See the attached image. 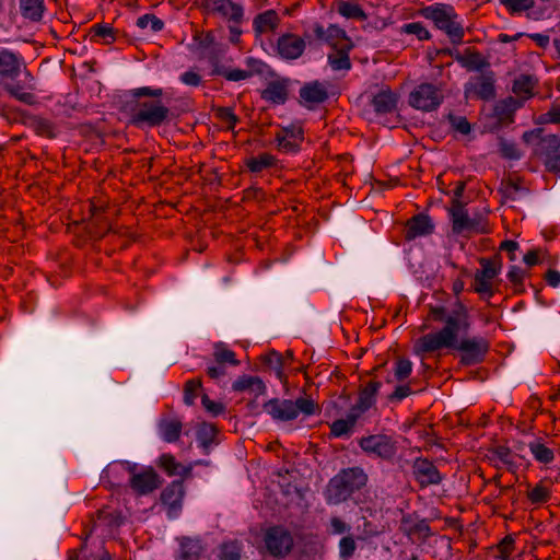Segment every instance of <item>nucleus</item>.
<instances>
[{
    "mask_svg": "<svg viewBox=\"0 0 560 560\" xmlns=\"http://www.w3.org/2000/svg\"><path fill=\"white\" fill-rule=\"evenodd\" d=\"M430 316L435 322H443V328L429 332L417 339L415 352L417 354L432 353L442 349L460 352V363L469 366L481 363L489 351V341L481 336L458 338L460 332L470 329V315L468 308L457 301L453 310L446 314L444 306H430Z\"/></svg>",
    "mask_w": 560,
    "mask_h": 560,
    "instance_id": "nucleus-1",
    "label": "nucleus"
},
{
    "mask_svg": "<svg viewBox=\"0 0 560 560\" xmlns=\"http://www.w3.org/2000/svg\"><path fill=\"white\" fill-rule=\"evenodd\" d=\"M130 93L137 100L130 118L133 126L152 128L159 127L167 120L170 108L159 100L163 95L162 89L142 86L131 90Z\"/></svg>",
    "mask_w": 560,
    "mask_h": 560,
    "instance_id": "nucleus-2",
    "label": "nucleus"
},
{
    "mask_svg": "<svg viewBox=\"0 0 560 560\" xmlns=\"http://www.w3.org/2000/svg\"><path fill=\"white\" fill-rule=\"evenodd\" d=\"M369 477L361 467L341 469L332 477L327 486L326 500L328 504H340L347 501L355 491L366 486Z\"/></svg>",
    "mask_w": 560,
    "mask_h": 560,
    "instance_id": "nucleus-3",
    "label": "nucleus"
},
{
    "mask_svg": "<svg viewBox=\"0 0 560 560\" xmlns=\"http://www.w3.org/2000/svg\"><path fill=\"white\" fill-rule=\"evenodd\" d=\"M262 410L275 421L289 422L300 413L305 417L318 415L320 407L311 396H301L295 400L271 398L262 405Z\"/></svg>",
    "mask_w": 560,
    "mask_h": 560,
    "instance_id": "nucleus-4",
    "label": "nucleus"
},
{
    "mask_svg": "<svg viewBox=\"0 0 560 560\" xmlns=\"http://www.w3.org/2000/svg\"><path fill=\"white\" fill-rule=\"evenodd\" d=\"M420 14L434 23L435 27L443 31L454 45L463 42L465 32L458 22V15L454 8L445 3H435L424 7Z\"/></svg>",
    "mask_w": 560,
    "mask_h": 560,
    "instance_id": "nucleus-5",
    "label": "nucleus"
},
{
    "mask_svg": "<svg viewBox=\"0 0 560 560\" xmlns=\"http://www.w3.org/2000/svg\"><path fill=\"white\" fill-rule=\"evenodd\" d=\"M294 547L292 533L281 525L268 527L262 534V545L258 548L260 555L275 559L287 558Z\"/></svg>",
    "mask_w": 560,
    "mask_h": 560,
    "instance_id": "nucleus-6",
    "label": "nucleus"
},
{
    "mask_svg": "<svg viewBox=\"0 0 560 560\" xmlns=\"http://www.w3.org/2000/svg\"><path fill=\"white\" fill-rule=\"evenodd\" d=\"M452 221V231L457 235L481 234L487 232V222L485 218L475 213L469 215L465 205L457 199H453L448 209Z\"/></svg>",
    "mask_w": 560,
    "mask_h": 560,
    "instance_id": "nucleus-7",
    "label": "nucleus"
},
{
    "mask_svg": "<svg viewBox=\"0 0 560 560\" xmlns=\"http://www.w3.org/2000/svg\"><path fill=\"white\" fill-rule=\"evenodd\" d=\"M358 444L369 457L387 463H392L398 452L396 439L384 433L362 436L359 439Z\"/></svg>",
    "mask_w": 560,
    "mask_h": 560,
    "instance_id": "nucleus-8",
    "label": "nucleus"
},
{
    "mask_svg": "<svg viewBox=\"0 0 560 560\" xmlns=\"http://www.w3.org/2000/svg\"><path fill=\"white\" fill-rule=\"evenodd\" d=\"M480 270L474 277L472 289L481 299L490 300L495 292L494 280L501 271V261L498 257L480 258Z\"/></svg>",
    "mask_w": 560,
    "mask_h": 560,
    "instance_id": "nucleus-9",
    "label": "nucleus"
},
{
    "mask_svg": "<svg viewBox=\"0 0 560 560\" xmlns=\"http://www.w3.org/2000/svg\"><path fill=\"white\" fill-rule=\"evenodd\" d=\"M119 466L130 474L129 486L138 495H147L161 487L162 480L152 467L138 471V465L124 460Z\"/></svg>",
    "mask_w": 560,
    "mask_h": 560,
    "instance_id": "nucleus-10",
    "label": "nucleus"
},
{
    "mask_svg": "<svg viewBox=\"0 0 560 560\" xmlns=\"http://www.w3.org/2000/svg\"><path fill=\"white\" fill-rule=\"evenodd\" d=\"M443 93L432 83H421L409 94L408 103L411 107L422 110H435L443 102Z\"/></svg>",
    "mask_w": 560,
    "mask_h": 560,
    "instance_id": "nucleus-11",
    "label": "nucleus"
},
{
    "mask_svg": "<svg viewBox=\"0 0 560 560\" xmlns=\"http://www.w3.org/2000/svg\"><path fill=\"white\" fill-rule=\"evenodd\" d=\"M304 130L299 122L281 127L275 136L277 149L283 153H296L301 150Z\"/></svg>",
    "mask_w": 560,
    "mask_h": 560,
    "instance_id": "nucleus-12",
    "label": "nucleus"
},
{
    "mask_svg": "<svg viewBox=\"0 0 560 560\" xmlns=\"http://www.w3.org/2000/svg\"><path fill=\"white\" fill-rule=\"evenodd\" d=\"M202 7L209 14L219 15L229 23L241 24L244 19V9L232 0H202Z\"/></svg>",
    "mask_w": 560,
    "mask_h": 560,
    "instance_id": "nucleus-13",
    "label": "nucleus"
},
{
    "mask_svg": "<svg viewBox=\"0 0 560 560\" xmlns=\"http://www.w3.org/2000/svg\"><path fill=\"white\" fill-rule=\"evenodd\" d=\"M412 476L420 488L438 486L443 480V475L438 467L425 457H417L411 466Z\"/></svg>",
    "mask_w": 560,
    "mask_h": 560,
    "instance_id": "nucleus-14",
    "label": "nucleus"
},
{
    "mask_svg": "<svg viewBox=\"0 0 560 560\" xmlns=\"http://www.w3.org/2000/svg\"><path fill=\"white\" fill-rule=\"evenodd\" d=\"M539 156L549 173H560V136L548 135L540 140Z\"/></svg>",
    "mask_w": 560,
    "mask_h": 560,
    "instance_id": "nucleus-15",
    "label": "nucleus"
},
{
    "mask_svg": "<svg viewBox=\"0 0 560 560\" xmlns=\"http://www.w3.org/2000/svg\"><path fill=\"white\" fill-rule=\"evenodd\" d=\"M313 33L316 39L326 43L334 50L340 47H354L346 31L336 24H330L325 28L322 24L316 23L313 26Z\"/></svg>",
    "mask_w": 560,
    "mask_h": 560,
    "instance_id": "nucleus-16",
    "label": "nucleus"
},
{
    "mask_svg": "<svg viewBox=\"0 0 560 560\" xmlns=\"http://www.w3.org/2000/svg\"><path fill=\"white\" fill-rule=\"evenodd\" d=\"M306 47L304 38L296 34L287 33L277 40V52L285 60H295L300 58Z\"/></svg>",
    "mask_w": 560,
    "mask_h": 560,
    "instance_id": "nucleus-17",
    "label": "nucleus"
},
{
    "mask_svg": "<svg viewBox=\"0 0 560 560\" xmlns=\"http://www.w3.org/2000/svg\"><path fill=\"white\" fill-rule=\"evenodd\" d=\"M185 495V488L182 480L171 482L161 493V501L167 506V515L170 518L178 516L183 499Z\"/></svg>",
    "mask_w": 560,
    "mask_h": 560,
    "instance_id": "nucleus-18",
    "label": "nucleus"
},
{
    "mask_svg": "<svg viewBox=\"0 0 560 560\" xmlns=\"http://www.w3.org/2000/svg\"><path fill=\"white\" fill-rule=\"evenodd\" d=\"M328 86L327 82L318 80L305 83L299 92L301 103L310 109L324 103L328 98Z\"/></svg>",
    "mask_w": 560,
    "mask_h": 560,
    "instance_id": "nucleus-19",
    "label": "nucleus"
},
{
    "mask_svg": "<svg viewBox=\"0 0 560 560\" xmlns=\"http://www.w3.org/2000/svg\"><path fill=\"white\" fill-rule=\"evenodd\" d=\"M290 91V79L277 78L267 83L260 92V97L275 105H282L288 101Z\"/></svg>",
    "mask_w": 560,
    "mask_h": 560,
    "instance_id": "nucleus-20",
    "label": "nucleus"
},
{
    "mask_svg": "<svg viewBox=\"0 0 560 560\" xmlns=\"http://www.w3.org/2000/svg\"><path fill=\"white\" fill-rule=\"evenodd\" d=\"M434 228L435 225L428 214L418 213L407 221L405 240L412 241L418 237L431 235L434 232Z\"/></svg>",
    "mask_w": 560,
    "mask_h": 560,
    "instance_id": "nucleus-21",
    "label": "nucleus"
},
{
    "mask_svg": "<svg viewBox=\"0 0 560 560\" xmlns=\"http://www.w3.org/2000/svg\"><path fill=\"white\" fill-rule=\"evenodd\" d=\"M466 96H472L480 100H491L495 96L494 79L492 73L481 74L471 80L465 90Z\"/></svg>",
    "mask_w": 560,
    "mask_h": 560,
    "instance_id": "nucleus-22",
    "label": "nucleus"
},
{
    "mask_svg": "<svg viewBox=\"0 0 560 560\" xmlns=\"http://www.w3.org/2000/svg\"><path fill=\"white\" fill-rule=\"evenodd\" d=\"M381 385L378 381H370L366 383V385L360 389L358 400L350 409L362 417L363 413L375 405L376 395Z\"/></svg>",
    "mask_w": 560,
    "mask_h": 560,
    "instance_id": "nucleus-23",
    "label": "nucleus"
},
{
    "mask_svg": "<svg viewBox=\"0 0 560 560\" xmlns=\"http://www.w3.org/2000/svg\"><path fill=\"white\" fill-rule=\"evenodd\" d=\"M398 103V95L389 89H382L377 92L372 101L371 105L378 115L389 114L396 110Z\"/></svg>",
    "mask_w": 560,
    "mask_h": 560,
    "instance_id": "nucleus-24",
    "label": "nucleus"
},
{
    "mask_svg": "<svg viewBox=\"0 0 560 560\" xmlns=\"http://www.w3.org/2000/svg\"><path fill=\"white\" fill-rule=\"evenodd\" d=\"M280 24V18L275 10H266L253 20V30L256 36L272 33Z\"/></svg>",
    "mask_w": 560,
    "mask_h": 560,
    "instance_id": "nucleus-25",
    "label": "nucleus"
},
{
    "mask_svg": "<svg viewBox=\"0 0 560 560\" xmlns=\"http://www.w3.org/2000/svg\"><path fill=\"white\" fill-rule=\"evenodd\" d=\"M455 60L468 71H480L489 67V61L477 50L467 48L464 52H457Z\"/></svg>",
    "mask_w": 560,
    "mask_h": 560,
    "instance_id": "nucleus-26",
    "label": "nucleus"
},
{
    "mask_svg": "<svg viewBox=\"0 0 560 560\" xmlns=\"http://www.w3.org/2000/svg\"><path fill=\"white\" fill-rule=\"evenodd\" d=\"M360 418L358 413L350 409L346 418L337 419L329 424L330 438H349Z\"/></svg>",
    "mask_w": 560,
    "mask_h": 560,
    "instance_id": "nucleus-27",
    "label": "nucleus"
},
{
    "mask_svg": "<svg viewBox=\"0 0 560 560\" xmlns=\"http://www.w3.org/2000/svg\"><path fill=\"white\" fill-rule=\"evenodd\" d=\"M22 59L9 49L0 50V75L14 79L20 74Z\"/></svg>",
    "mask_w": 560,
    "mask_h": 560,
    "instance_id": "nucleus-28",
    "label": "nucleus"
},
{
    "mask_svg": "<svg viewBox=\"0 0 560 560\" xmlns=\"http://www.w3.org/2000/svg\"><path fill=\"white\" fill-rule=\"evenodd\" d=\"M232 389L240 393L249 392L258 397L266 394L267 387L258 376L242 375L232 384Z\"/></svg>",
    "mask_w": 560,
    "mask_h": 560,
    "instance_id": "nucleus-29",
    "label": "nucleus"
},
{
    "mask_svg": "<svg viewBox=\"0 0 560 560\" xmlns=\"http://www.w3.org/2000/svg\"><path fill=\"white\" fill-rule=\"evenodd\" d=\"M179 549H178V560H199L202 552L203 546L201 540L198 538L191 537H180L178 538Z\"/></svg>",
    "mask_w": 560,
    "mask_h": 560,
    "instance_id": "nucleus-30",
    "label": "nucleus"
},
{
    "mask_svg": "<svg viewBox=\"0 0 560 560\" xmlns=\"http://www.w3.org/2000/svg\"><path fill=\"white\" fill-rule=\"evenodd\" d=\"M552 481L548 478L541 479L534 487H528L526 497L533 505H541L551 499Z\"/></svg>",
    "mask_w": 560,
    "mask_h": 560,
    "instance_id": "nucleus-31",
    "label": "nucleus"
},
{
    "mask_svg": "<svg viewBox=\"0 0 560 560\" xmlns=\"http://www.w3.org/2000/svg\"><path fill=\"white\" fill-rule=\"evenodd\" d=\"M158 428L161 438L167 443H173L179 439L183 424L182 421L177 418L161 419Z\"/></svg>",
    "mask_w": 560,
    "mask_h": 560,
    "instance_id": "nucleus-32",
    "label": "nucleus"
},
{
    "mask_svg": "<svg viewBox=\"0 0 560 560\" xmlns=\"http://www.w3.org/2000/svg\"><path fill=\"white\" fill-rule=\"evenodd\" d=\"M528 448L536 462L548 465L555 460L553 451L541 439H535L528 443Z\"/></svg>",
    "mask_w": 560,
    "mask_h": 560,
    "instance_id": "nucleus-33",
    "label": "nucleus"
},
{
    "mask_svg": "<svg viewBox=\"0 0 560 560\" xmlns=\"http://www.w3.org/2000/svg\"><path fill=\"white\" fill-rule=\"evenodd\" d=\"M537 84L535 77L529 74H521L513 82V93L527 100L533 96V91Z\"/></svg>",
    "mask_w": 560,
    "mask_h": 560,
    "instance_id": "nucleus-34",
    "label": "nucleus"
},
{
    "mask_svg": "<svg viewBox=\"0 0 560 560\" xmlns=\"http://www.w3.org/2000/svg\"><path fill=\"white\" fill-rule=\"evenodd\" d=\"M353 47H340L328 55V63L335 71L350 70L351 61L349 54Z\"/></svg>",
    "mask_w": 560,
    "mask_h": 560,
    "instance_id": "nucleus-35",
    "label": "nucleus"
},
{
    "mask_svg": "<svg viewBox=\"0 0 560 560\" xmlns=\"http://www.w3.org/2000/svg\"><path fill=\"white\" fill-rule=\"evenodd\" d=\"M515 107L512 98L497 103L493 108V117L500 126L509 125L513 121Z\"/></svg>",
    "mask_w": 560,
    "mask_h": 560,
    "instance_id": "nucleus-36",
    "label": "nucleus"
},
{
    "mask_svg": "<svg viewBox=\"0 0 560 560\" xmlns=\"http://www.w3.org/2000/svg\"><path fill=\"white\" fill-rule=\"evenodd\" d=\"M44 10V0H20V11L25 19L37 22L42 20Z\"/></svg>",
    "mask_w": 560,
    "mask_h": 560,
    "instance_id": "nucleus-37",
    "label": "nucleus"
},
{
    "mask_svg": "<svg viewBox=\"0 0 560 560\" xmlns=\"http://www.w3.org/2000/svg\"><path fill=\"white\" fill-rule=\"evenodd\" d=\"M277 163V159L270 153H261L257 156H252L245 161L246 167L252 173H260L264 170L273 167Z\"/></svg>",
    "mask_w": 560,
    "mask_h": 560,
    "instance_id": "nucleus-38",
    "label": "nucleus"
},
{
    "mask_svg": "<svg viewBox=\"0 0 560 560\" xmlns=\"http://www.w3.org/2000/svg\"><path fill=\"white\" fill-rule=\"evenodd\" d=\"M337 11L340 15L347 19H353L358 21H365L368 19L364 10L355 2L339 1Z\"/></svg>",
    "mask_w": 560,
    "mask_h": 560,
    "instance_id": "nucleus-39",
    "label": "nucleus"
},
{
    "mask_svg": "<svg viewBox=\"0 0 560 560\" xmlns=\"http://www.w3.org/2000/svg\"><path fill=\"white\" fill-rule=\"evenodd\" d=\"M491 459L500 460L509 471L516 472L518 466L514 460V456L512 451L508 446L499 445L495 446L492 451Z\"/></svg>",
    "mask_w": 560,
    "mask_h": 560,
    "instance_id": "nucleus-40",
    "label": "nucleus"
},
{
    "mask_svg": "<svg viewBox=\"0 0 560 560\" xmlns=\"http://www.w3.org/2000/svg\"><path fill=\"white\" fill-rule=\"evenodd\" d=\"M213 358L217 364L229 363L237 366L240 361L236 359L235 352L225 347L224 343L219 342L214 346Z\"/></svg>",
    "mask_w": 560,
    "mask_h": 560,
    "instance_id": "nucleus-41",
    "label": "nucleus"
},
{
    "mask_svg": "<svg viewBox=\"0 0 560 560\" xmlns=\"http://www.w3.org/2000/svg\"><path fill=\"white\" fill-rule=\"evenodd\" d=\"M90 33L93 40L103 39L104 44H110L116 39L117 31L107 24H94Z\"/></svg>",
    "mask_w": 560,
    "mask_h": 560,
    "instance_id": "nucleus-42",
    "label": "nucleus"
},
{
    "mask_svg": "<svg viewBox=\"0 0 560 560\" xmlns=\"http://www.w3.org/2000/svg\"><path fill=\"white\" fill-rule=\"evenodd\" d=\"M243 546L237 540L223 542L220 547V560H241Z\"/></svg>",
    "mask_w": 560,
    "mask_h": 560,
    "instance_id": "nucleus-43",
    "label": "nucleus"
},
{
    "mask_svg": "<svg viewBox=\"0 0 560 560\" xmlns=\"http://www.w3.org/2000/svg\"><path fill=\"white\" fill-rule=\"evenodd\" d=\"M500 191L505 199L516 200L525 195L527 189L520 182L510 179L502 183Z\"/></svg>",
    "mask_w": 560,
    "mask_h": 560,
    "instance_id": "nucleus-44",
    "label": "nucleus"
},
{
    "mask_svg": "<svg viewBox=\"0 0 560 560\" xmlns=\"http://www.w3.org/2000/svg\"><path fill=\"white\" fill-rule=\"evenodd\" d=\"M412 372V362L407 358H397L394 368V378L397 382L406 381Z\"/></svg>",
    "mask_w": 560,
    "mask_h": 560,
    "instance_id": "nucleus-45",
    "label": "nucleus"
},
{
    "mask_svg": "<svg viewBox=\"0 0 560 560\" xmlns=\"http://www.w3.org/2000/svg\"><path fill=\"white\" fill-rule=\"evenodd\" d=\"M212 74L221 75V77L225 78L226 80L233 81V82L247 80L252 77V72H249L247 70H242V69L229 70V69H224L221 67H215L212 71Z\"/></svg>",
    "mask_w": 560,
    "mask_h": 560,
    "instance_id": "nucleus-46",
    "label": "nucleus"
},
{
    "mask_svg": "<svg viewBox=\"0 0 560 560\" xmlns=\"http://www.w3.org/2000/svg\"><path fill=\"white\" fill-rule=\"evenodd\" d=\"M202 382L200 378H191L185 383L184 386V402L187 406L195 404L197 393L201 388Z\"/></svg>",
    "mask_w": 560,
    "mask_h": 560,
    "instance_id": "nucleus-47",
    "label": "nucleus"
},
{
    "mask_svg": "<svg viewBox=\"0 0 560 560\" xmlns=\"http://www.w3.org/2000/svg\"><path fill=\"white\" fill-rule=\"evenodd\" d=\"M514 549L515 539L513 536L508 535L497 545V558L500 560H510Z\"/></svg>",
    "mask_w": 560,
    "mask_h": 560,
    "instance_id": "nucleus-48",
    "label": "nucleus"
},
{
    "mask_svg": "<svg viewBox=\"0 0 560 560\" xmlns=\"http://www.w3.org/2000/svg\"><path fill=\"white\" fill-rule=\"evenodd\" d=\"M217 429L213 424L202 423L197 431V439L200 445L207 448L213 441Z\"/></svg>",
    "mask_w": 560,
    "mask_h": 560,
    "instance_id": "nucleus-49",
    "label": "nucleus"
},
{
    "mask_svg": "<svg viewBox=\"0 0 560 560\" xmlns=\"http://www.w3.org/2000/svg\"><path fill=\"white\" fill-rule=\"evenodd\" d=\"M137 26L140 28L150 27L152 32H160L164 27V22L154 14H144L138 18Z\"/></svg>",
    "mask_w": 560,
    "mask_h": 560,
    "instance_id": "nucleus-50",
    "label": "nucleus"
},
{
    "mask_svg": "<svg viewBox=\"0 0 560 560\" xmlns=\"http://www.w3.org/2000/svg\"><path fill=\"white\" fill-rule=\"evenodd\" d=\"M215 116L225 125L226 129L229 130H233L240 120L231 107L217 108Z\"/></svg>",
    "mask_w": 560,
    "mask_h": 560,
    "instance_id": "nucleus-51",
    "label": "nucleus"
},
{
    "mask_svg": "<svg viewBox=\"0 0 560 560\" xmlns=\"http://www.w3.org/2000/svg\"><path fill=\"white\" fill-rule=\"evenodd\" d=\"M357 549L355 540L352 536H345L339 541V557L342 560L350 559Z\"/></svg>",
    "mask_w": 560,
    "mask_h": 560,
    "instance_id": "nucleus-52",
    "label": "nucleus"
},
{
    "mask_svg": "<svg viewBox=\"0 0 560 560\" xmlns=\"http://www.w3.org/2000/svg\"><path fill=\"white\" fill-rule=\"evenodd\" d=\"M447 119L452 128L460 135H468L471 131V126L466 117L448 114Z\"/></svg>",
    "mask_w": 560,
    "mask_h": 560,
    "instance_id": "nucleus-53",
    "label": "nucleus"
},
{
    "mask_svg": "<svg viewBox=\"0 0 560 560\" xmlns=\"http://www.w3.org/2000/svg\"><path fill=\"white\" fill-rule=\"evenodd\" d=\"M5 90L12 97L24 104L33 105L35 103V95L30 92H24L19 85H8Z\"/></svg>",
    "mask_w": 560,
    "mask_h": 560,
    "instance_id": "nucleus-54",
    "label": "nucleus"
},
{
    "mask_svg": "<svg viewBox=\"0 0 560 560\" xmlns=\"http://www.w3.org/2000/svg\"><path fill=\"white\" fill-rule=\"evenodd\" d=\"M402 32L406 34L416 35L420 40L430 39L429 31L420 22H411L402 26Z\"/></svg>",
    "mask_w": 560,
    "mask_h": 560,
    "instance_id": "nucleus-55",
    "label": "nucleus"
},
{
    "mask_svg": "<svg viewBox=\"0 0 560 560\" xmlns=\"http://www.w3.org/2000/svg\"><path fill=\"white\" fill-rule=\"evenodd\" d=\"M413 393L415 392L411 388V383H406L397 385L395 389L387 396V399L390 402H400Z\"/></svg>",
    "mask_w": 560,
    "mask_h": 560,
    "instance_id": "nucleus-56",
    "label": "nucleus"
},
{
    "mask_svg": "<svg viewBox=\"0 0 560 560\" xmlns=\"http://www.w3.org/2000/svg\"><path fill=\"white\" fill-rule=\"evenodd\" d=\"M499 150L501 155L505 159L518 160L521 158V152L514 142L501 139L499 143Z\"/></svg>",
    "mask_w": 560,
    "mask_h": 560,
    "instance_id": "nucleus-57",
    "label": "nucleus"
},
{
    "mask_svg": "<svg viewBox=\"0 0 560 560\" xmlns=\"http://www.w3.org/2000/svg\"><path fill=\"white\" fill-rule=\"evenodd\" d=\"M408 536L417 535L419 538L427 539L431 536V528L425 520L415 523L406 530Z\"/></svg>",
    "mask_w": 560,
    "mask_h": 560,
    "instance_id": "nucleus-58",
    "label": "nucleus"
},
{
    "mask_svg": "<svg viewBox=\"0 0 560 560\" xmlns=\"http://www.w3.org/2000/svg\"><path fill=\"white\" fill-rule=\"evenodd\" d=\"M501 3L512 13H518L533 8L534 0H501Z\"/></svg>",
    "mask_w": 560,
    "mask_h": 560,
    "instance_id": "nucleus-59",
    "label": "nucleus"
},
{
    "mask_svg": "<svg viewBox=\"0 0 560 560\" xmlns=\"http://www.w3.org/2000/svg\"><path fill=\"white\" fill-rule=\"evenodd\" d=\"M362 525L358 526V539L365 540L380 534L378 529L371 521H369L366 517H362Z\"/></svg>",
    "mask_w": 560,
    "mask_h": 560,
    "instance_id": "nucleus-60",
    "label": "nucleus"
},
{
    "mask_svg": "<svg viewBox=\"0 0 560 560\" xmlns=\"http://www.w3.org/2000/svg\"><path fill=\"white\" fill-rule=\"evenodd\" d=\"M541 124H560V103H552L550 108L539 116Z\"/></svg>",
    "mask_w": 560,
    "mask_h": 560,
    "instance_id": "nucleus-61",
    "label": "nucleus"
},
{
    "mask_svg": "<svg viewBox=\"0 0 560 560\" xmlns=\"http://www.w3.org/2000/svg\"><path fill=\"white\" fill-rule=\"evenodd\" d=\"M160 466L168 474V476L177 475V469L179 464L176 462L175 457L171 454H163L159 459Z\"/></svg>",
    "mask_w": 560,
    "mask_h": 560,
    "instance_id": "nucleus-62",
    "label": "nucleus"
},
{
    "mask_svg": "<svg viewBox=\"0 0 560 560\" xmlns=\"http://www.w3.org/2000/svg\"><path fill=\"white\" fill-rule=\"evenodd\" d=\"M179 80L185 85L195 86V88L199 86L202 82L201 75L194 70H188V71L182 73L179 77Z\"/></svg>",
    "mask_w": 560,
    "mask_h": 560,
    "instance_id": "nucleus-63",
    "label": "nucleus"
},
{
    "mask_svg": "<svg viewBox=\"0 0 560 560\" xmlns=\"http://www.w3.org/2000/svg\"><path fill=\"white\" fill-rule=\"evenodd\" d=\"M201 404L205 407V409L207 411H209L210 413H212L213 416H218V415H220V413H222L224 411L223 405L220 404V402H215V401L211 400L208 397V395H203L201 397Z\"/></svg>",
    "mask_w": 560,
    "mask_h": 560,
    "instance_id": "nucleus-64",
    "label": "nucleus"
}]
</instances>
